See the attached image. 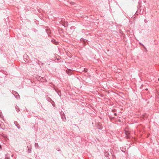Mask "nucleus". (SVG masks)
Returning <instances> with one entry per match:
<instances>
[{"label":"nucleus","mask_w":159,"mask_h":159,"mask_svg":"<svg viewBox=\"0 0 159 159\" xmlns=\"http://www.w3.org/2000/svg\"><path fill=\"white\" fill-rule=\"evenodd\" d=\"M1 148V146L0 145V148Z\"/></svg>","instance_id":"423d86ee"},{"label":"nucleus","mask_w":159,"mask_h":159,"mask_svg":"<svg viewBox=\"0 0 159 159\" xmlns=\"http://www.w3.org/2000/svg\"><path fill=\"white\" fill-rule=\"evenodd\" d=\"M158 80L159 81V78L158 79Z\"/></svg>","instance_id":"0eeeda50"},{"label":"nucleus","mask_w":159,"mask_h":159,"mask_svg":"<svg viewBox=\"0 0 159 159\" xmlns=\"http://www.w3.org/2000/svg\"><path fill=\"white\" fill-rule=\"evenodd\" d=\"M66 72L67 73V74H68V75H70L71 74V71L70 70H67L66 71Z\"/></svg>","instance_id":"f257e3e1"},{"label":"nucleus","mask_w":159,"mask_h":159,"mask_svg":"<svg viewBox=\"0 0 159 159\" xmlns=\"http://www.w3.org/2000/svg\"><path fill=\"white\" fill-rule=\"evenodd\" d=\"M87 69H84V71L85 72H87Z\"/></svg>","instance_id":"7ed1b4c3"},{"label":"nucleus","mask_w":159,"mask_h":159,"mask_svg":"<svg viewBox=\"0 0 159 159\" xmlns=\"http://www.w3.org/2000/svg\"><path fill=\"white\" fill-rule=\"evenodd\" d=\"M55 41L54 40H52V42H53V41Z\"/></svg>","instance_id":"20e7f679"},{"label":"nucleus","mask_w":159,"mask_h":159,"mask_svg":"<svg viewBox=\"0 0 159 159\" xmlns=\"http://www.w3.org/2000/svg\"><path fill=\"white\" fill-rule=\"evenodd\" d=\"M114 115H116V113H115V114H114Z\"/></svg>","instance_id":"39448f33"},{"label":"nucleus","mask_w":159,"mask_h":159,"mask_svg":"<svg viewBox=\"0 0 159 159\" xmlns=\"http://www.w3.org/2000/svg\"><path fill=\"white\" fill-rule=\"evenodd\" d=\"M125 134L127 136V137H128L129 136L128 135L129 134V133L128 131H125Z\"/></svg>","instance_id":"f03ea898"}]
</instances>
